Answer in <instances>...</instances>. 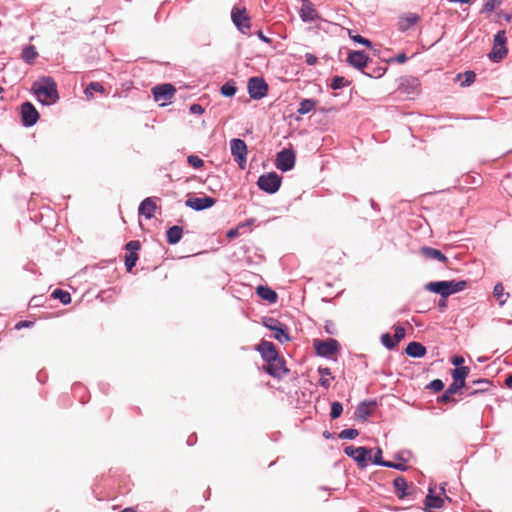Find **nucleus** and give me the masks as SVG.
Returning a JSON list of instances; mask_svg holds the SVG:
<instances>
[{"mask_svg": "<svg viewBox=\"0 0 512 512\" xmlns=\"http://www.w3.org/2000/svg\"><path fill=\"white\" fill-rule=\"evenodd\" d=\"M469 385H471V389L466 391V395L476 396L489 391L492 387V382L489 379L480 378L472 381Z\"/></svg>", "mask_w": 512, "mask_h": 512, "instance_id": "nucleus-20", "label": "nucleus"}, {"mask_svg": "<svg viewBox=\"0 0 512 512\" xmlns=\"http://www.w3.org/2000/svg\"><path fill=\"white\" fill-rule=\"evenodd\" d=\"M371 452L372 449L364 446L355 447L353 445H350L344 448L345 455L352 458L357 463V465L362 469L367 466V462L368 459L370 458Z\"/></svg>", "mask_w": 512, "mask_h": 512, "instance_id": "nucleus-7", "label": "nucleus"}, {"mask_svg": "<svg viewBox=\"0 0 512 512\" xmlns=\"http://www.w3.org/2000/svg\"><path fill=\"white\" fill-rule=\"evenodd\" d=\"M175 92V87L170 83L159 84L152 88V95L156 102L170 100Z\"/></svg>", "mask_w": 512, "mask_h": 512, "instance_id": "nucleus-16", "label": "nucleus"}, {"mask_svg": "<svg viewBox=\"0 0 512 512\" xmlns=\"http://www.w3.org/2000/svg\"><path fill=\"white\" fill-rule=\"evenodd\" d=\"M424 506L427 512H432L434 509H441L444 506V499L440 495L435 494L433 487H429L424 500Z\"/></svg>", "mask_w": 512, "mask_h": 512, "instance_id": "nucleus-19", "label": "nucleus"}, {"mask_svg": "<svg viewBox=\"0 0 512 512\" xmlns=\"http://www.w3.org/2000/svg\"><path fill=\"white\" fill-rule=\"evenodd\" d=\"M381 343L388 350H393L398 345L389 333H383L381 335Z\"/></svg>", "mask_w": 512, "mask_h": 512, "instance_id": "nucleus-40", "label": "nucleus"}, {"mask_svg": "<svg viewBox=\"0 0 512 512\" xmlns=\"http://www.w3.org/2000/svg\"><path fill=\"white\" fill-rule=\"evenodd\" d=\"M421 254L428 259H434L441 263H446L448 261V258L438 249L423 246L421 248Z\"/></svg>", "mask_w": 512, "mask_h": 512, "instance_id": "nucleus-29", "label": "nucleus"}, {"mask_svg": "<svg viewBox=\"0 0 512 512\" xmlns=\"http://www.w3.org/2000/svg\"><path fill=\"white\" fill-rule=\"evenodd\" d=\"M393 486L395 489V493L399 499H404L407 495V481L404 477L398 476L393 480Z\"/></svg>", "mask_w": 512, "mask_h": 512, "instance_id": "nucleus-30", "label": "nucleus"}, {"mask_svg": "<svg viewBox=\"0 0 512 512\" xmlns=\"http://www.w3.org/2000/svg\"><path fill=\"white\" fill-rule=\"evenodd\" d=\"M317 101L312 98L302 99L299 103L297 112L300 115H305L315 109Z\"/></svg>", "mask_w": 512, "mask_h": 512, "instance_id": "nucleus-33", "label": "nucleus"}, {"mask_svg": "<svg viewBox=\"0 0 512 512\" xmlns=\"http://www.w3.org/2000/svg\"><path fill=\"white\" fill-rule=\"evenodd\" d=\"M451 363L456 367H462V364L464 363V358L459 355H455L451 359Z\"/></svg>", "mask_w": 512, "mask_h": 512, "instance_id": "nucleus-57", "label": "nucleus"}, {"mask_svg": "<svg viewBox=\"0 0 512 512\" xmlns=\"http://www.w3.org/2000/svg\"><path fill=\"white\" fill-rule=\"evenodd\" d=\"M469 371H470L469 367L462 366V367L454 368L451 373L453 382L460 385L466 391L471 389V385L466 383V378L469 374Z\"/></svg>", "mask_w": 512, "mask_h": 512, "instance_id": "nucleus-21", "label": "nucleus"}, {"mask_svg": "<svg viewBox=\"0 0 512 512\" xmlns=\"http://www.w3.org/2000/svg\"><path fill=\"white\" fill-rule=\"evenodd\" d=\"M405 353L411 358L420 359L426 355L427 349L422 343L412 341L406 346Z\"/></svg>", "mask_w": 512, "mask_h": 512, "instance_id": "nucleus-23", "label": "nucleus"}, {"mask_svg": "<svg viewBox=\"0 0 512 512\" xmlns=\"http://www.w3.org/2000/svg\"><path fill=\"white\" fill-rule=\"evenodd\" d=\"M502 3L501 0H487L480 11V13L484 12H493L496 8V6H499Z\"/></svg>", "mask_w": 512, "mask_h": 512, "instance_id": "nucleus-46", "label": "nucleus"}, {"mask_svg": "<svg viewBox=\"0 0 512 512\" xmlns=\"http://www.w3.org/2000/svg\"><path fill=\"white\" fill-rule=\"evenodd\" d=\"M420 21V17L415 13H407L399 17L398 30L401 32L408 31L412 26Z\"/></svg>", "mask_w": 512, "mask_h": 512, "instance_id": "nucleus-24", "label": "nucleus"}, {"mask_svg": "<svg viewBox=\"0 0 512 512\" xmlns=\"http://www.w3.org/2000/svg\"><path fill=\"white\" fill-rule=\"evenodd\" d=\"M51 297L53 299L59 300L63 305H68L71 303V295L68 291L62 290L60 288H56L51 293Z\"/></svg>", "mask_w": 512, "mask_h": 512, "instance_id": "nucleus-35", "label": "nucleus"}, {"mask_svg": "<svg viewBox=\"0 0 512 512\" xmlns=\"http://www.w3.org/2000/svg\"><path fill=\"white\" fill-rule=\"evenodd\" d=\"M371 406H377L376 400H365L360 402L355 411L356 417L366 420L369 416L372 415V410L370 409Z\"/></svg>", "mask_w": 512, "mask_h": 512, "instance_id": "nucleus-25", "label": "nucleus"}, {"mask_svg": "<svg viewBox=\"0 0 512 512\" xmlns=\"http://www.w3.org/2000/svg\"><path fill=\"white\" fill-rule=\"evenodd\" d=\"M359 435V432L357 429L355 428H348V429H344L342 430L338 437L340 439H348V440H353L355 439L357 436Z\"/></svg>", "mask_w": 512, "mask_h": 512, "instance_id": "nucleus-44", "label": "nucleus"}, {"mask_svg": "<svg viewBox=\"0 0 512 512\" xmlns=\"http://www.w3.org/2000/svg\"><path fill=\"white\" fill-rule=\"evenodd\" d=\"M317 371L322 377L331 376V369L329 367L320 366Z\"/></svg>", "mask_w": 512, "mask_h": 512, "instance_id": "nucleus-59", "label": "nucleus"}, {"mask_svg": "<svg viewBox=\"0 0 512 512\" xmlns=\"http://www.w3.org/2000/svg\"><path fill=\"white\" fill-rule=\"evenodd\" d=\"M236 92L237 87L233 80L225 82L220 88V93L224 97H233L236 94Z\"/></svg>", "mask_w": 512, "mask_h": 512, "instance_id": "nucleus-37", "label": "nucleus"}, {"mask_svg": "<svg viewBox=\"0 0 512 512\" xmlns=\"http://www.w3.org/2000/svg\"><path fill=\"white\" fill-rule=\"evenodd\" d=\"M369 60V56L362 50H352L348 52L347 63L351 67L361 71V73L368 66Z\"/></svg>", "mask_w": 512, "mask_h": 512, "instance_id": "nucleus-14", "label": "nucleus"}, {"mask_svg": "<svg viewBox=\"0 0 512 512\" xmlns=\"http://www.w3.org/2000/svg\"><path fill=\"white\" fill-rule=\"evenodd\" d=\"M156 203L152 197L145 198L138 207V213L143 215L146 219H151L155 216Z\"/></svg>", "mask_w": 512, "mask_h": 512, "instance_id": "nucleus-22", "label": "nucleus"}, {"mask_svg": "<svg viewBox=\"0 0 512 512\" xmlns=\"http://www.w3.org/2000/svg\"><path fill=\"white\" fill-rule=\"evenodd\" d=\"M216 199L210 196L190 197L185 201V205L195 211H203L213 207Z\"/></svg>", "mask_w": 512, "mask_h": 512, "instance_id": "nucleus-15", "label": "nucleus"}, {"mask_svg": "<svg viewBox=\"0 0 512 512\" xmlns=\"http://www.w3.org/2000/svg\"><path fill=\"white\" fill-rule=\"evenodd\" d=\"M320 386L324 387L325 389H328L330 387V379L326 377H321L319 379Z\"/></svg>", "mask_w": 512, "mask_h": 512, "instance_id": "nucleus-62", "label": "nucleus"}, {"mask_svg": "<svg viewBox=\"0 0 512 512\" xmlns=\"http://www.w3.org/2000/svg\"><path fill=\"white\" fill-rule=\"evenodd\" d=\"M313 346L316 354L324 358H330L340 350V344L334 338H328L327 340H315Z\"/></svg>", "mask_w": 512, "mask_h": 512, "instance_id": "nucleus-6", "label": "nucleus"}, {"mask_svg": "<svg viewBox=\"0 0 512 512\" xmlns=\"http://www.w3.org/2000/svg\"><path fill=\"white\" fill-rule=\"evenodd\" d=\"M343 412V405L339 401H334L331 403V410H330V418L332 420H335L341 416Z\"/></svg>", "mask_w": 512, "mask_h": 512, "instance_id": "nucleus-42", "label": "nucleus"}, {"mask_svg": "<svg viewBox=\"0 0 512 512\" xmlns=\"http://www.w3.org/2000/svg\"><path fill=\"white\" fill-rule=\"evenodd\" d=\"M33 325V322L32 321H27V320H24V321H20L16 324L15 328L16 329H21V328H27V327H30Z\"/></svg>", "mask_w": 512, "mask_h": 512, "instance_id": "nucleus-61", "label": "nucleus"}, {"mask_svg": "<svg viewBox=\"0 0 512 512\" xmlns=\"http://www.w3.org/2000/svg\"><path fill=\"white\" fill-rule=\"evenodd\" d=\"M296 155L292 149H282L277 153L275 166L282 172H288L295 166Z\"/></svg>", "mask_w": 512, "mask_h": 512, "instance_id": "nucleus-10", "label": "nucleus"}, {"mask_svg": "<svg viewBox=\"0 0 512 512\" xmlns=\"http://www.w3.org/2000/svg\"><path fill=\"white\" fill-rule=\"evenodd\" d=\"M263 326L274 332L273 338L280 343H286L291 340L289 330L285 324L274 317H265L262 321Z\"/></svg>", "mask_w": 512, "mask_h": 512, "instance_id": "nucleus-3", "label": "nucleus"}, {"mask_svg": "<svg viewBox=\"0 0 512 512\" xmlns=\"http://www.w3.org/2000/svg\"><path fill=\"white\" fill-rule=\"evenodd\" d=\"M382 449L379 448V447H376L375 448V452H374V455L372 458H370V460L372 461V463L374 465H377V466H382V467H387V462L386 460L383 459L382 457Z\"/></svg>", "mask_w": 512, "mask_h": 512, "instance_id": "nucleus-41", "label": "nucleus"}, {"mask_svg": "<svg viewBox=\"0 0 512 512\" xmlns=\"http://www.w3.org/2000/svg\"><path fill=\"white\" fill-rule=\"evenodd\" d=\"M138 254H126L125 256V267L128 272H130L137 263Z\"/></svg>", "mask_w": 512, "mask_h": 512, "instance_id": "nucleus-45", "label": "nucleus"}, {"mask_svg": "<svg viewBox=\"0 0 512 512\" xmlns=\"http://www.w3.org/2000/svg\"><path fill=\"white\" fill-rule=\"evenodd\" d=\"M462 389L463 388L460 385L456 384L455 382H452L444 391V393L438 398V402H452L454 404L457 403V400L453 398V395L458 393Z\"/></svg>", "mask_w": 512, "mask_h": 512, "instance_id": "nucleus-27", "label": "nucleus"}, {"mask_svg": "<svg viewBox=\"0 0 512 512\" xmlns=\"http://www.w3.org/2000/svg\"><path fill=\"white\" fill-rule=\"evenodd\" d=\"M467 287L465 280H442L433 281L426 284L425 288L435 294H439L442 298L455 294Z\"/></svg>", "mask_w": 512, "mask_h": 512, "instance_id": "nucleus-2", "label": "nucleus"}, {"mask_svg": "<svg viewBox=\"0 0 512 512\" xmlns=\"http://www.w3.org/2000/svg\"><path fill=\"white\" fill-rule=\"evenodd\" d=\"M187 162L190 166H192L195 169H200L204 166V161L197 155H189L187 157Z\"/></svg>", "mask_w": 512, "mask_h": 512, "instance_id": "nucleus-47", "label": "nucleus"}, {"mask_svg": "<svg viewBox=\"0 0 512 512\" xmlns=\"http://www.w3.org/2000/svg\"><path fill=\"white\" fill-rule=\"evenodd\" d=\"M420 88V81L418 78L413 76L401 77L399 79L398 90L399 92L406 94L409 97H413L418 94Z\"/></svg>", "mask_w": 512, "mask_h": 512, "instance_id": "nucleus-13", "label": "nucleus"}, {"mask_svg": "<svg viewBox=\"0 0 512 512\" xmlns=\"http://www.w3.org/2000/svg\"><path fill=\"white\" fill-rule=\"evenodd\" d=\"M255 349L257 352L260 353L261 358L266 363H270V361L275 360V357L279 355L278 351L276 350L275 344L270 341L261 340Z\"/></svg>", "mask_w": 512, "mask_h": 512, "instance_id": "nucleus-17", "label": "nucleus"}, {"mask_svg": "<svg viewBox=\"0 0 512 512\" xmlns=\"http://www.w3.org/2000/svg\"><path fill=\"white\" fill-rule=\"evenodd\" d=\"M508 53V49L506 45L502 46H494L491 51L488 53V58L495 63L500 62Z\"/></svg>", "mask_w": 512, "mask_h": 512, "instance_id": "nucleus-31", "label": "nucleus"}, {"mask_svg": "<svg viewBox=\"0 0 512 512\" xmlns=\"http://www.w3.org/2000/svg\"><path fill=\"white\" fill-rule=\"evenodd\" d=\"M317 61H318V58L314 54H312V53L305 54V62L307 65L313 66L317 63Z\"/></svg>", "mask_w": 512, "mask_h": 512, "instance_id": "nucleus-55", "label": "nucleus"}, {"mask_svg": "<svg viewBox=\"0 0 512 512\" xmlns=\"http://www.w3.org/2000/svg\"><path fill=\"white\" fill-rule=\"evenodd\" d=\"M263 369L267 374L277 379H282L289 372L284 358L279 355L275 357V360L266 363Z\"/></svg>", "mask_w": 512, "mask_h": 512, "instance_id": "nucleus-11", "label": "nucleus"}, {"mask_svg": "<svg viewBox=\"0 0 512 512\" xmlns=\"http://www.w3.org/2000/svg\"><path fill=\"white\" fill-rule=\"evenodd\" d=\"M256 35L258 36V38L263 41L264 43H267V44H271L272 40L270 38H268L267 36L264 35L263 31L262 30H258L256 32Z\"/></svg>", "mask_w": 512, "mask_h": 512, "instance_id": "nucleus-60", "label": "nucleus"}, {"mask_svg": "<svg viewBox=\"0 0 512 512\" xmlns=\"http://www.w3.org/2000/svg\"><path fill=\"white\" fill-rule=\"evenodd\" d=\"M444 387V382L441 379H434L427 385V388L434 392H440Z\"/></svg>", "mask_w": 512, "mask_h": 512, "instance_id": "nucleus-51", "label": "nucleus"}, {"mask_svg": "<svg viewBox=\"0 0 512 512\" xmlns=\"http://www.w3.org/2000/svg\"><path fill=\"white\" fill-rule=\"evenodd\" d=\"M32 91L40 104L50 106L59 100V93L55 80L50 76H43L32 84Z\"/></svg>", "mask_w": 512, "mask_h": 512, "instance_id": "nucleus-1", "label": "nucleus"}, {"mask_svg": "<svg viewBox=\"0 0 512 512\" xmlns=\"http://www.w3.org/2000/svg\"><path fill=\"white\" fill-rule=\"evenodd\" d=\"M462 77H464V80L461 82V86L468 87L474 83V81L476 79V74L474 71L468 70V71L464 72L463 74L457 75V78H459V79Z\"/></svg>", "mask_w": 512, "mask_h": 512, "instance_id": "nucleus-39", "label": "nucleus"}, {"mask_svg": "<svg viewBox=\"0 0 512 512\" xmlns=\"http://www.w3.org/2000/svg\"><path fill=\"white\" fill-rule=\"evenodd\" d=\"M189 111L191 114L201 115L204 113V108L202 107V105L194 103L190 105Z\"/></svg>", "mask_w": 512, "mask_h": 512, "instance_id": "nucleus-53", "label": "nucleus"}, {"mask_svg": "<svg viewBox=\"0 0 512 512\" xmlns=\"http://www.w3.org/2000/svg\"><path fill=\"white\" fill-rule=\"evenodd\" d=\"M370 206L375 211H379L380 210L379 205L375 202L374 199H370Z\"/></svg>", "mask_w": 512, "mask_h": 512, "instance_id": "nucleus-64", "label": "nucleus"}, {"mask_svg": "<svg viewBox=\"0 0 512 512\" xmlns=\"http://www.w3.org/2000/svg\"><path fill=\"white\" fill-rule=\"evenodd\" d=\"M505 385L508 388H512V374H509L505 379Z\"/></svg>", "mask_w": 512, "mask_h": 512, "instance_id": "nucleus-63", "label": "nucleus"}, {"mask_svg": "<svg viewBox=\"0 0 512 512\" xmlns=\"http://www.w3.org/2000/svg\"><path fill=\"white\" fill-rule=\"evenodd\" d=\"M20 115L22 125L27 128L34 126L40 118L39 112L29 101H25L21 104Z\"/></svg>", "mask_w": 512, "mask_h": 512, "instance_id": "nucleus-9", "label": "nucleus"}, {"mask_svg": "<svg viewBox=\"0 0 512 512\" xmlns=\"http://www.w3.org/2000/svg\"><path fill=\"white\" fill-rule=\"evenodd\" d=\"M256 293L261 299L267 301L270 304L276 303L278 299L277 293L266 285H259L256 289Z\"/></svg>", "mask_w": 512, "mask_h": 512, "instance_id": "nucleus-26", "label": "nucleus"}, {"mask_svg": "<svg viewBox=\"0 0 512 512\" xmlns=\"http://www.w3.org/2000/svg\"><path fill=\"white\" fill-rule=\"evenodd\" d=\"M302 5L299 10L300 19L305 23L315 22L320 19L317 10L309 0H301Z\"/></svg>", "mask_w": 512, "mask_h": 512, "instance_id": "nucleus-18", "label": "nucleus"}, {"mask_svg": "<svg viewBox=\"0 0 512 512\" xmlns=\"http://www.w3.org/2000/svg\"><path fill=\"white\" fill-rule=\"evenodd\" d=\"M493 295L499 300V305L503 306L510 294L504 292V286L502 283H497L493 289Z\"/></svg>", "mask_w": 512, "mask_h": 512, "instance_id": "nucleus-36", "label": "nucleus"}, {"mask_svg": "<svg viewBox=\"0 0 512 512\" xmlns=\"http://www.w3.org/2000/svg\"><path fill=\"white\" fill-rule=\"evenodd\" d=\"M183 235V228L178 225L171 226L166 231V241L170 245H176L180 242Z\"/></svg>", "mask_w": 512, "mask_h": 512, "instance_id": "nucleus-28", "label": "nucleus"}, {"mask_svg": "<svg viewBox=\"0 0 512 512\" xmlns=\"http://www.w3.org/2000/svg\"><path fill=\"white\" fill-rule=\"evenodd\" d=\"M239 229H240V227L238 226L236 228H232V229L228 230L226 233V237L228 239L236 238L239 235Z\"/></svg>", "mask_w": 512, "mask_h": 512, "instance_id": "nucleus-58", "label": "nucleus"}, {"mask_svg": "<svg viewBox=\"0 0 512 512\" xmlns=\"http://www.w3.org/2000/svg\"><path fill=\"white\" fill-rule=\"evenodd\" d=\"M230 150L231 155L233 156L234 161L237 163L238 167L242 170L246 168L247 165V152L248 148L244 140L239 138H233L230 140Z\"/></svg>", "mask_w": 512, "mask_h": 512, "instance_id": "nucleus-5", "label": "nucleus"}, {"mask_svg": "<svg viewBox=\"0 0 512 512\" xmlns=\"http://www.w3.org/2000/svg\"><path fill=\"white\" fill-rule=\"evenodd\" d=\"M104 92V87L99 82H91L85 89V94L87 97L92 96V92Z\"/></svg>", "mask_w": 512, "mask_h": 512, "instance_id": "nucleus-48", "label": "nucleus"}, {"mask_svg": "<svg viewBox=\"0 0 512 512\" xmlns=\"http://www.w3.org/2000/svg\"><path fill=\"white\" fill-rule=\"evenodd\" d=\"M351 84L350 81L346 80L343 76H334L331 79L330 88L333 90H339L343 87L349 86Z\"/></svg>", "mask_w": 512, "mask_h": 512, "instance_id": "nucleus-38", "label": "nucleus"}, {"mask_svg": "<svg viewBox=\"0 0 512 512\" xmlns=\"http://www.w3.org/2000/svg\"><path fill=\"white\" fill-rule=\"evenodd\" d=\"M281 183L282 177L279 176L276 172L262 174L257 180V186L259 189L268 194L276 193L280 189Z\"/></svg>", "mask_w": 512, "mask_h": 512, "instance_id": "nucleus-4", "label": "nucleus"}, {"mask_svg": "<svg viewBox=\"0 0 512 512\" xmlns=\"http://www.w3.org/2000/svg\"><path fill=\"white\" fill-rule=\"evenodd\" d=\"M248 94L253 100H261L268 93V84L262 77H251L247 83Z\"/></svg>", "mask_w": 512, "mask_h": 512, "instance_id": "nucleus-8", "label": "nucleus"}, {"mask_svg": "<svg viewBox=\"0 0 512 512\" xmlns=\"http://www.w3.org/2000/svg\"><path fill=\"white\" fill-rule=\"evenodd\" d=\"M349 37H350V39L354 43L363 45V46L368 47V48H372L373 47V44H372V42L369 39H367V38H365V37H363V36H361L359 34L352 35V32L349 31Z\"/></svg>", "mask_w": 512, "mask_h": 512, "instance_id": "nucleus-43", "label": "nucleus"}, {"mask_svg": "<svg viewBox=\"0 0 512 512\" xmlns=\"http://www.w3.org/2000/svg\"><path fill=\"white\" fill-rule=\"evenodd\" d=\"M387 468H392V469L399 470V471L407 470V466L405 464L395 463V462H391V461L387 462Z\"/></svg>", "mask_w": 512, "mask_h": 512, "instance_id": "nucleus-54", "label": "nucleus"}, {"mask_svg": "<svg viewBox=\"0 0 512 512\" xmlns=\"http://www.w3.org/2000/svg\"><path fill=\"white\" fill-rule=\"evenodd\" d=\"M407 60H408V57L406 56L405 53H399L395 58H391L390 60H388V62H397V63L403 64Z\"/></svg>", "mask_w": 512, "mask_h": 512, "instance_id": "nucleus-56", "label": "nucleus"}, {"mask_svg": "<svg viewBox=\"0 0 512 512\" xmlns=\"http://www.w3.org/2000/svg\"><path fill=\"white\" fill-rule=\"evenodd\" d=\"M394 340L399 343L401 340L405 338L406 332L405 329L400 325H395L394 327Z\"/></svg>", "mask_w": 512, "mask_h": 512, "instance_id": "nucleus-52", "label": "nucleus"}, {"mask_svg": "<svg viewBox=\"0 0 512 512\" xmlns=\"http://www.w3.org/2000/svg\"><path fill=\"white\" fill-rule=\"evenodd\" d=\"M37 56L38 53L33 45H27L22 50L21 57L27 64H32Z\"/></svg>", "mask_w": 512, "mask_h": 512, "instance_id": "nucleus-34", "label": "nucleus"}, {"mask_svg": "<svg viewBox=\"0 0 512 512\" xmlns=\"http://www.w3.org/2000/svg\"><path fill=\"white\" fill-rule=\"evenodd\" d=\"M140 248L141 244L138 240H131L125 244V249L127 250L128 254H137Z\"/></svg>", "mask_w": 512, "mask_h": 512, "instance_id": "nucleus-49", "label": "nucleus"}, {"mask_svg": "<svg viewBox=\"0 0 512 512\" xmlns=\"http://www.w3.org/2000/svg\"><path fill=\"white\" fill-rule=\"evenodd\" d=\"M231 18L237 29L242 34L247 35L251 27V22L250 17L246 13V10L234 7L231 11Z\"/></svg>", "mask_w": 512, "mask_h": 512, "instance_id": "nucleus-12", "label": "nucleus"}, {"mask_svg": "<svg viewBox=\"0 0 512 512\" xmlns=\"http://www.w3.org/2000/svg\"><path fill=\"white\" fill-rule=\"evenodd\" d=\"M506 41H507V38H506L505 30H499L494 36L493 45L494 46L506 45Z\"/></svg>", "mask_w": 512, "mask_h": 512, "instance_id": "nucleus-50", "label": "nucleus"}, {"mask_svg": "<svg viewBox=\"0 0 512 512\" xmlns=\"http://www.w3.org/2000/svg\"><path fill=\"white\" fill-rule=\"evenodd\" d=\"M366 68H367V70L364 69L362 74L367 76V77H369V78H380L387 71L386 67L380 66V65L371 66V65L368 64V66Z\"/></svg>", "mask_w": 512, "mask_h": 512, "instance_id": "nucleus-32", "label": "nucleus"}]
</instances>
